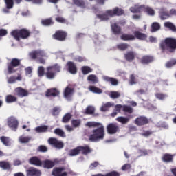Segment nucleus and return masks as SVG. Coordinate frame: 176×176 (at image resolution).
<instances>
[{"label":"nucleus","mask_w":176,"mask_h":176,"mask_svg":"<svg viewBox=\"0 0 176 176\" xmlns=\"http://www.w3.org/2000/svg\"><path fill=\"white\" fill-rule=\"evenodd\" d=\"M144 10L149 14V16H155V10L149 7H144Z\"/></svg>","instance_id":"680f3d73"},{"label":"nucleus","mask_w":176,"mask_h":176,"mask_svg":"<svg viewBox=\"0 0 176 176\" xmlns=\"http://www.w3.org/2000/svg\"><path fill=\"white\" fill-rule=\"evenodd\" d=\"M11 35L16 41L28 39V38L31 36V32L26 28L16 29L11 32Z\"/></svg>","instance_id":"20e7f679"},{"label":"nucleus","mask_w":176,"mask_h":176,"mask_svg":"<svg viewBox=\"0 0 176 176\" xmlns=\"http://www.w3.org/2000/svg\"><path fill=\"white\" fill-rule=\"evenodd\" d=\"M94 112H95L94 107H93L91 106H88L86 108V111H85V114L86 115H93V114H94Z\"/></svg>","instance_id":"4d7b16f0"},{"label":"nucleus","mask_w":176,"mask_h":176,"mask_svg":"<svg viewBox=\"0 0 176 176\" xmlns=\"http://www.w3.org/2000/svg\"><path fill=\"white\" fill-rule=\"evenodd\" d=\"M160 47L162 52H168L169 53H175L176 50V38L167 37L160 43Z\"/></svg>","instance_id":"f03ea898"},{"label":"nucleus","mask_w":176,"mask_h":176,"mask_svg":"<svg viewBox=\"0 0 176 176\" xmlns=\"http://www.w3.org/2000/svg\"><path fill=\"white\" fill-rule=\"evenodd\" d=\"M79 149H80V153H82V155H89V153H91V152L93 151V150L91 148H90V146H89L88 145L86 146H78Z\"/></svg>","instance_id":"5701e85b"},{"label":"nucleus","mask_w":176,"mask_h":176,"mask_svg":"<svg viewBox=\"0 0 176 176\" xmlns=\"http://www.w3.org/2000/svg\"><path fill=\"white\" fill-rule=\"evenodd\" d=\"M38 151L45 153L47 152V147L46 146L41 145L38 146Z\"/></svg>","instance_id":"774afa93"},{"label":"nucleus","mask_w":176,"mask_h":176,"mask_svg":"<svg viewBox=\"0 0 176 176\" xmlns=\"http://www.w3.org/2000/svg\"><path fill=\"white\" fill-rule=\"evenodd\" d=\"M81 71L83 75H87V74H90V72H93V69L89 66H82L81 67Z\"/></svg>","instance_id":"09e8293b"},{"label":"nucleus","mask_w":176,"mask_h":176,"mask_svg":"<svg viewBox=\"0 0 176 176\" xmlns=\"http://www.w3.org/2000/svg\"><path fill=\"white\" fill-rule=\"evenodd\" d=\"M89 89L90 91H91L92 93H95L96 94H101V93H102V89L94 85L89 86Z\"/></svg>","instance_id":"37998d69"},{"label":"nucleus","mask_w":176,"mask_h":176,"mask_svg":"<svg viewBox=\"0 0 176 176\" xmlns=\"http://www.w3.org/2000/svg\"><path fill=\"white\" fill-rule=\"evenodd\" d=\"M7 123L8 127L13 130V131H17V129H19V121L17 119L13 116H11L8 118Z\"/></svg>","instance_id":"1a4fd4ad"},{"label":"nucleus","mask_w":176,"mask_h":176,"mask_svg":"<svg viewBox=\"0 0 176 176\" xmlns=\"http://www.w3.org/2000/svg\"><path fill=\"white\" fill-rule=\"evenodd\" d=\"M111 107H113V104L111 102H108L101 107L100 111L102 112H107V111H109V108H111Z\"/></svg>","instance_id":"79ce46f5"},{"label":"nucleus","mask_w":176,"mask_h":176,"mask_svg":"<svg viewBox=\"0 0 176 176\" xmlns=\"http://www.w3.org/2000/svg\"><path fill=\"white\" fill-rule=\"evenodd\" d=\"M175 65H176V60L172 59L170 61L167 62L166 65L167 68H171V67Z\"/></svg>","instance_id":"338daca9"},{"label":"nucleus","mask_w":176,"mask_h":176,"mask_svg":"<svg viewBox=\"0 0 176 176\" xmlns=\"http://www.w3.org/2000/svg\"><path fill=\"white\" fill-rule=\"evenodd\" d=\"M26 176H41L42 175V172L41 170L35 167H30L25 170Z\"/></svg>","instance_id":"ddd939ff"},{"label":"nucleus","mask_w":176,"mask_h":176,"mask_svg":"<svg viewBox=\"0 0 176 176\" xmlns=\"http://www.w3.org/2000/svg\"><path fill=\"white\" fill-rule=\"evenodd\" d=\"M41 24L45 27H49L50 25H53V24H54V22L53 21V19L47 18L45 19H43L41 21Z\"/></svg>","instance_id":"e433bc0d"},{"label":"nucleus","mask_w":176,"mask_h":176,"mask_svg":"<svg viewBox=\"0 0 176 176\" xmlns=\"http://www.w3.org/2000/svg\"><path fill=\"white\" fill-rule=\"evenodd\" d=\"M155 97L158 100H163L164 98H166V97H167V95L162 93H157L155 94Z\"/></svg>","instance_id":"69168bd1"},{"label":"nucleus","mask_w":176,"mask_h":176,"mask_svg":"<svg viewBox=\"0 0 176 176\" xmlns=\"http://www.w3.org/2000/svg\"><path fill=\"white\" fill-rule=\"evenodd\" d=\"M160 28L161 26L159 22H153L151 25V32H157Z\"/></svg>","instance_id":"58836bf2"},{"label":"nucleus","mask_w":176,"mask_h":176,"mask_svg":"<svg viewBox=\"0 0 176 176\" xmlns=\"http://www.w3.org/2000/svg\"><path fill=\"white\" fill-rule=\"evenodd\" d=\"M135 39H139V41H145L148 38V35L145 33H142L138 30H136L133 32Z\"/></svg>","instance_id":"412c9836"},{"label":"nucleus","mask_w":176,"mask_h":176,"mask_svg":"<svg viewBox=\"0 0 176 176\" xmlns=\"http://www.w3.org/2000/svg\"><path fill=\"white\" fill-rule=\"evenodd\" d=\"M73 3L78 8H86V2L84 0H73Z\"/></svg>","instance_id":"ea45409f"},{"label":"nucleus","mask_w":176,"mask_h":176,"mask_svg":"<svg viewBox=\"0 0 176 176\" xmlns=\"http://www.w3.org/2000/svg\"><path fill=\"white\" fill-rule=\"evenodd\" d=\"M109 97H111V98H113V100H115L116 98H119V97H120V92L111 91L110 94H109Z\"/></svg>","instance_id":"6e6d98bb"},{"label":"nucleus","mask_w":176,"mask_h":176,"mask_svg":"<svg viewBox=\"0 0 176 176\" xmlns=\"http://www.w3.org/2000/svg\"><path fill=\"white\" fill-rule=\"evenodd\" d=\"M106 13L109 14L110 17H113V16H122V14H124V10L119 8V7H116L113 10H107Z\"/></svg>","instance_id":"f8f14e48"},{"label":"nucleus","mask_w":176,"mask_h":176,"mask_svg":"<svg viewBox=\"0 0 176 176\" xmlns=\"http://www.w3.org/2000/svg\"><path fill=\"white\" fill-rule=\"evenodd\" d=\"M140 63L143 65H148L155 61V56L152 55H144L140 58Z\"/></svg>","instance_id":"4468645a"},{"label":"nucleus","mask_w":176,"mask_h":176,"mask_svg":"<svg viewBox=\"0 0 176 176\" xmlns=\"http://www.w3.org/2000/svg\"><path fill=\"white\" fill-rule=\"evenodd\" d=\"M44 168H53L55 165L54 162L46 160L43 162Z\"/></svg>","instance_id":"a19ab883"},{"label":"nucleus","mask_w":176,"mask_h":176,"mask_svg":"<svg viewBox=\"0 0 176 176\" xmlns=\"http://www.w3.org/2000/svg\"><path fill=\"white\" fill-rule=\"evenodd\" d=\"M54 134H56V135H58L59 137H65V133L63 132V130H61L60 128H57L54 131Z\"/></svg>","instance_id":"5fc2aeb1"},{"label":"nucleus","mask_w":176,"mask_h":176,"mask_svg":"<svg viewBox=\"0 0 176 176\" xmlns=\"http://www.w3.org/2000/svg\"><path fill=\"white\" fill-rule=\"evenodd\" d=\"M124 56L125 60H126V61L131 63V61H133V60H135V52H134L133 51L126 52L124 54Z\"/></svg>","instance_id":"aec40b11"},{"label":"nucleus","mask_w":176,"mask_h":176,"mask_svg":"<svg viewBox=\"0 0 176 176\" xmlns=\"http://www.w3.org/2000/svg\"><path fill=\"white\" fill-rule=\"evenodd\" d=\"M67 66L68 68V71L70 74H75L78 72V68L76 67V65L72 61H68L67 63Z\"/></svg>","instance_id":"6ab92c4d"},{"label":"nucleus","mask_w":176,"mask_h":176,"mask_svg":"<svg viewBox=\"0 0 176 176\" xmlns=\"http://www.w3.org/2000/svg\"><path fill=\"white\" fill-rule=\"evenodd\" d=\"M159 16L161 20H166L170 17V12L164 9H162L160 11Z\"/></svg>","instance_id":"c85d7f7f"},{"label":"nucleus","mask_w":176,"mask_h":176,"mask_svg":"<svg viewBox=\"0 0 176 176\" xmlns=\"http://www.w3.org/2000/svg\"><path fill=\"white\" fill-rule=\"evenodd\" d=\"M134 123L139 127L146 126V124H149V119L146 116H140L135 118Z\"/></svg>","instance_id":"9b49d317"},{"label":"nucleus","mask_w":176,"mask_h":176,"mask_svg":"<svg viewBox=\"0 0 176 176\" xmlns=\"http://www.w3.org/2000/svg\"><path fill=\"white\" fill-rule=\"evenodd\" d=\"M72 94H74V88L66 87L63 91L65 98H69Z\"/></svg>","instance_id":"bb28decb"},{"label":"nucleus","mask_w":176,"mask_h":176,"mask_svg":"<svg viewBox=\"0 0 176 176\" xmlns=\"http://www.w3.org/2000/svg\"><path fill=\"white\" fill-rule=\"evenodd\" d=\"M71 119H72V114L67 113L62 118V123H69Z\"/></svg>","instance_id":"49530a36"},{"label":"nucleus","mask_w":176,"mask_h":176,"mask_svg":"<svg viewBox=\"0 0 176 176\" xmlns=\"http://www.w3.org/2000/svg\"><path fill=\"white\" fill-rule=\"evenodd\" d=\"M49 129V126H46V125H43L41 126H37L35 129V131L36 133H46V131H47Z\"/></svg>","instance_id":"c03bdc74"},{"label":"nucleus","mask_w":176,"mask_h":176,"mask_svg":"<svg viewBox=\"0 0 176 176\" xmlns=\"http://www.w3.org/2000/svg\"><path fill=\"white\" fill-rule=\"evenodd\" d=\"M145 9V6L142 5L140 6H135L134 7H131L130 10L131 13H141V12H144Z\"/></svg>","instance_id":"a878e982"},{"label":"nucleus","mask_w":176,"mask_h":176,"mask_svg":"<svg viewBox=\"0 0 176 176\" xmlns=\"http://www.w3.org/2000/svg\"><path fill=\"white\" fill-rule=\"evenodd\" d=\"M96 16L101 21H107V20H109V15L107 14V12H105V14H97Z\"/></svg>","instance_id":"603ef678"},{"label":"nucleus","mask_w":176,"mask_h":176,"mask_svg":"<svg viewBox=\"0 0 176 176\" xmlns=\"http://www.w3.org/2000/svg\"><path fill=\"white\" fill-rule=\"evenodd\" d=\"M19 141L20 142H21V144H27L28 142H30V141H31V137H20L19 138Z\"/></svg>","instance_id":"13d9d810"},{"label":"nucleus","mask_w":176,"mask_h":176,"mask_svg":"<svg viewBox=\"0 0 176 176\" xmlns=\"http://www.w3.org/2000/svg\"><path fill=\"white\" fill-rule=\"evenodd\" d=\"M6 102L7 104H13V102H17V98L12 94L7 95L6 97Z\"/></svg>","instance_id":"7c9ffc66"},{"label":"nucleus","mask_w":176,"mask_h":176,"mask_svg":"<svg viewBox=\"0 0 176 176\" xmlns=\"http://www.w3.org/2000/svg\"><path fill=\"white\" fill-rule=\"evenodd\" d=\"M92 176H120V173H119L118 171L113 170L104 175L102 173H97L92 175Z\"/></svg>","instance_id":"72a5a7b5"},{"label":"nucleus","mask_w":176,"mask_h":176,"mask_svg":"<svg viewBox=\"0 0 176 176\" xmlns=\"http://www.w3.org/2000/svg\"><path fill=\"white\" fill-rule=\"evenodd\" d=\"M107 131L110 135L120 133V127L116 123H110L107 126Z\"/></svg>","instance_id":"6e6552de"},{"label":"nucleus","mask_w":176,"mask_h":176,"mask_svg":"<svg viewBox=\"0 0 176 176\" xmlns=\"http://www.w3.org/2000/svg\"><path fill=\"white\" fill-rule=\"evenodd\" d=\"M63 171H65V168L56 167L52 170V174L53 176H67L68 175V173L63 172Z\"/></svg>","instance_id":"2eb2a0df"},{"label":"nucleus","mask_w":176,"mask_h":176,"mask_svg":"<svg viewBox=\"0 0 176 176\" xmlns=\"http://www.w3.org/2000/svg\"><path fill=\"white\" fill-rule=\"evenodd\" d=\"M103 80L105 82H109V83H111V85H112L113 86H116L118 85V83H119L116 78L107 76H104Z\"/></svg>","instance_id":"cd10ccee"},{"label":"nucleus","mask_w":176,"mask_h":176,"mask_svg":"<svg viewBox=\"0 0 176 176\" xmlns=\"http://www.w3.org/2000/svg\"><path fill=\"white\" fill-rule=\"evenodd\" d=\"M0 168L3 170H10L12 168V165L9 162L6 161H0Z\"/></svg>","instance_id":"473e14b6"},{"label":"nucleus","mask_w":176,"mask_h":176,"mask_svg":"<svg viewBox=\"0 0 176 176\" xmlns=\"http://www.w3.org/2000/svg\"><path fill=\"white\" fill-rule=\"evenodd\" d=\"M45 97H60V91L57 88H50L47 89Z\"/></svg>","instance_id":"dca6fc26"},{"label":"nucleus","mask_w":176,"mask_h":176,"mask_svg":"<svg viewBox=\"0 0 176 176\" xmlns=\"http://www.w3.org/2000/svg\"><path fill=\"white\" fill-rule=\"evenodd\" d=\"M99 165L100 162H98V161H95L89 165V170H94L95 168H97Z\"/></svg>","instance_id":"0e129e2a"},{"label":"nucleus","mask_w":176,"mask_h":176,"mask_svg":"<svg viewBox=\"0 0 176 176\" xmlns=\"http://www.w3.org/2000/svg\"><path fill=\"white\" fill-rule=\"evenodd\" d=\"M29 164H32V166H36L37 167L42 166V162L39 157L34 156L32 157L29 160Z\"/></svg>","instance_id":"a211bd4d"},{"label":"nucleus","mask_w":176,"mask_h":176,"mask_svg":"<svg viewBox=\"0 0 176 176\" xmlns=\"http://www.w3.org/2000/svg\"><path fill=\"white\" fill-rule=\"evenodd\" d=\"M120 39L122 41H135V36L130 34H122L120 36Z\"/></svg>","instance_id":"c756f323"},{"label":"nucleus","mask_w":176,"mask_h":176,"mask_svg":"<svg viewBox=\"0 0 176 176\" xmlns=\"http://www.w3.org/2000/svg\"><path fill=\"white\" fill-rule=\"evenodd\" d=\"M137 78H135V76L134 74H131L129 76V85H136Z\"/></svg>","instance_id":"bf43d9fd"},{"label":"nucleus","mask_w":176,"mask_h":176,"mask_svg":"<svg viewBox=\"0 0 176 176\" xmlns=\"http://www.w3.org/2000/svg\"><path fill=\"white\" fill-rule=\"evenodd\" d=\"M161 159L164 163H173V162H174V155L165 153L162 155Z\"/></svg>","instance_id":"4be33fe9"},{"label":"nucleus","mask_w":176,"mask_h":176,"mask_svg":"<svg viewBox=\"0 0 176 176\" xmlns=\"http://www.w3.org/2000/svg\"><path fill=\"white\" fill-rule=\"evenodd\" d=\"M111 30L114 35H120L122 34V28L118 23H113L111 25Z\"/></svg>","instance_id":"b1692460"},{"label":"nucleus","mask_w":176,"mask_h":176,"mask_svg":"<svg viewBox=\"0 0 176 176\" xmlns=\"http://www.w3.org/2000/svg\"><path fill=\"white\" fill-rule=\"evenodd\" d=\"M48 144L56 149H63L64 148V143L56 138H49Z\"/></svg>","instance_id":"9d476101"},{"label":"nucleus","mask_w":176,"mask_h":176,"mask_svg":"<svg viewBox=\"0 0 176 176\" xmlns=\"http://www.w3.org/2000/svg\"><path fill=\"white\" fill-rule=\"evenodd\" d=\"M80 123H82L80 120H72V125L74 128L79 127L80 126Z\"/></svg>","instance_id":"e2e57ef3"},{"label":"nucleus","mask_w":176,"mask_h":176,"mask_svg":"<svg viewBox=\"0 0 176 176\" xmlns=\"http://www.w3.org/2000/svg\"><path fill=\"white\" fill-rule=\"evenodd\" d=\"M105 137V129L101 124L98 129L92 130V134L89 135V140L91 142H98L104 140Z\"/></svg>","instance_id":"7ed1b4c3"},{"label":"nucleus","mask_w":176,"mask_h":176,"mask_svg":"<svg viewBox=\"0 0 176 176\" xmlns=\"http://www.w3.org/2000/svg\"><path fill=\"white\" fill-rule=\"evenodd\" d=\"M23 79V77H21V74H18L17 77L14 76H11L8 78V83H14L16 82V80H21Z\"/></svg>","instance_id":"c9c22d12"},{"label":"nucleus","mask_w":176,"mask_h":176,"mask_svg":"<svg viewBox=\"0 0 176 176\" xmlns=\"http://www.w3.org/2000/svg\"><path fill=\"white\" fill-rule=\"evenodd\" d=\"M122 111L125 113L131 114V113H133V112H134V109H133V107H131V106L124 104L122 107Z\"/></svg>","instance_id":"a18cd8bd"},{"label":"nucleus","mask_w":176,"mask_h":176,"mask_svg":"<svg viewBox=\"0 0 176 176\" xmlns=\"http://www.w3.org/2000/svg\"><path fill=\"white\" fill-rule=\"evenodd\" d=\"M133 119V116H129L128 117H118L116 118L117 122H119L120 123H122V124H127L129 122H130V120Z\"/></svg>","instance_id":"393cba45"},{"label":"nucleus","mask_w":176,"mask_h":176,"mask_svg":"<svg viewBox=\"0 0 176 176\" xmlns=\"http://www.w3.org/2000/svg\"><path fill=\"white\" fill-rule=\"evenodd\" d=\"M0 140L1 141L2 144L5 145V146H10L12 145L10 138L8 137L1 136L0 138Z\"/></svg>","instance_id":"f704fd0d"},{"label":"nucleus","mask_w":176,"mask_h":176,"mask_svg":"<svg viewBox=\"0 0 176 176\" xmlns=\"http://www.w3.org/2000/svg\"><path fill=\"white\" fill-rule=\"evenodd\" d=\"M164 27L165 28H168L170 31H172L173 32H176V26L174 25V23L167 21L164 23Z\"/></svg>","instance_id":"2f4dec72"},{"label":"nucleus","mask_w":176,"mask_h":176,"mask_svg":"<svg viewBox=\"0 0 176 176\" xmlns=\"http://www.w3.org/2000/svg\"><path fill=\"white\" fill-rule=\"evenodd\" d=\"M88 127H99L101 126V123L95 122H89L86 124Z\"/></svg>","instance_id":"052dcab7"},{"label":"nucleus","mask_w":176,"mask_h":176,"mask_svg":"<svg viewBox=\"0 0 176 176\" xmlns=\"http://www.w3.org/2000/svg\"><path fill=\"white\" fill-rule=\"evenodd\" d=\"M80 153L79 146H77L76 148L72 149L69 152V156H78Z\"/></svg>","instance_id":"3c124183"},{"label":"nucleus","mask_w":176,"mask_h":176,"mask_svg":"<svg viewBox=\"0 0 176 176\" xmlns=\"http://www.w3.org/2000/svg\"><path fill=\"white\" fill-rule=\"evenodd\" d=\"M14 91L18 97H27L29 94L28 90L23 89V87H16Z\"/></svg>","instance_id":"f3484780"},{"label":"nucleus","mask_w":176,"mask_h":176,"mask_svg":"<svg viewBox=\"0 0 176 176\" xmlns=\"http://www.w3.org/2000/svg\"><path fill=\"white\" fill-rule=\"evenodd\" d=\"M30 56L32 60L38 59L40 64H46V60L43 57H47L46 52L43 50H36L30 53Z\"/></svg>","instance_id":"39448f33"},{"label":"nucleus","mask_w":176,"mask_h":176,"mask_svg":"<svg viewBox=\"0 0 176 176\" xmlns=\"http://www.w3.org/2000/svg\"><path fill=\"white\" fill-rule=\"evenodd\" d=\"M21 65V59L13 58L10 62L7 63V69L8 74H14L17 72V67Z\"/></svg>","instance_id":"423d86ee"},{"label":"nucleus","mask_w":176,"mask_h":176,"mask_svg":"<svg viewBox=\"0 0 176 176\" xmlns=\"http://www.w3.org/2000/svg\"><path fill=\"white\" fill-rule=\"evenodd\" d=\"M4 3H6V8H7V9H13L14 0H4Z\"/></svg>","instance_id":"8fccbe9b"},{"label":"nucleus","mask_w":176,"mask_h":176,"mask_svg":"<svg viewBox=\"0 0 176 176\" xmlns=\"http://www.w3.org/2000/svg\"><path fill=\"white\" fill-rule=\"evenodd\" d=\"M87 80L89 82H92L93 85H95V83H98V78H97V76L94 74L88 76Z\"/></svg>","instance_id":"de8ad7c7"},{"label":"nucleus","mask_w":176,"mask_h":176,"mask_svg":"<svg viewBox=\"0 0 176 176\" xmlns=\"http://www.w3.org/2000/svg\"><path fill=\"white\" fill-rule=\"evenodd\" d=\"M47 72L45 73V67L43 66H39L37 70L38 76L42 78V76H46L47 79H54L57 75V72H60L61 67L58 64H54L51 66H48L47 68Z\"/></svg>","instance_id":"f257e3e1"},{"label":"nucleus","mask_w":176,"mask_h":176,"mask_svg":"<svg viewBox=\"0 0 176 176\" xmlns=\"http://www.w3.org/2000/svg\"><path fill=\"white\" fill-rule=\"evenodd\" d=\"M60 112H61V108L54 107L52 110V116H58V115H60Z\"/></svg>","instance_id":"864d4df0"},{"label":"nucleus","mask_w":176,"mask_h":176,"mask_svg":"<svg viewBox=\"0 0 176 176\" xmlns=\"http://www.w3.org/2000/svg\"><path fill=\"white\" fill-rule=\"evenodd\" d=\"M67 36H68V33L63 30H57L52 35L53 39H55V41H59V42H64V41L67 39Z\"/></svg>","instance_id":"0eeeda50"},{"label":"nucleus","mask_w":176,"mask_h":176,"mask_svg":"<svg viewBox=\"0 0 176 176\" xmlns=\"http://www.w3.org/2000/svg\"><path fill=\"white\" fill-rule=\"evenodd\" d=\"M117 49L120 50L121 52H124V50H127L129 47H130V45L126 43H121L116 45Z\"/></svg>","instance_id":"4c0bfd02"}]
</instances>
